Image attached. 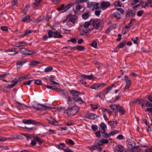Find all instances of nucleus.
<instances>
[{
    "label": "nucleus",
    "instance_id": "obj_1",
    "mask_svg": "<svg viewBox=\"0 0 152 152\" xmlns=\"http://www.w3.org/2000/svg\"><path fill=\"white\" fill-rule=\"evenodd\" d=\"M79 110V107L77 106H75L67 109L64 112V113H66L68 116H73L78 112Z\"/></svg>",
    "mask_w": 152,
    "mask_h": 152
},
{
    "label": "nucleus",
    "instance_id": "obj_2",
    "mask_svg": "<svg viewBox=\"0 0 152 152\" xmlns=\"http://www.w3.org/2000/svg\"><path fill=\"white\" fill-rule=\"evenodd\" d=\"M91 22H92V25L96 29H98L103 24L102 22H101L100 20H91Z\"/></svg>",
    "mask_w": 152,
    "mask_h": 152
},
{
    "label": "nucleus",
    "instance_id": "obj_3",
    "mask_svg": "<svg viewBox=\"0 0 152 152\" xmlns=\"http://www.w3.org/2000/svg\"><path fill=\"white\" fill-rule=\"evenodd\" d=\"M99 4L97 3L91 2L90 3H88V7L93 10H94L99 8Z\"/></svg>",
    "mask_w": 152,
    "mask_h": 152
},
{
    "label": "nucleus",
    "instance_id": "obj_4",
    "mask_svg": "<svg viewBox=\"0 0 152 152\" xmlns=\"http://www.w3.org/2000/svg\"><path fill=\"white\" fill-rule=\"evenodd\" d=\"M32 107L37 110H40L43 109H44L45 110H46L47 108H52L51 107H50L49 106H46L42 104H37L35 106H33Z\"/></svg>",
    "mask_w": 152,
    "mask_h": 152
},
{
    "label": "nucleus",
    "instance_id": "obj_5",
    "mask_svg": "<svg viewBox=\"0 0 152 152\" xmlns=\"http://www.w3.org/2000/svg\"><path fill=\"white\" fill-rule=\"evenodd\" d=\"M22 122L25 124H32L36 125H39L40 124L38 122H36L30 119H24L22 121Z\"/></svg>",
    "mask_w": 152,
    "mask_h": 152
},
{
    "label": "nucleus",
    "instance_id": "obj_6",
    "mask_svg": "<svg viewBox=\"0 0 152 152\" xmlns=\"http://www.w3.org/2000/svg\"><path fill=\"white\" fill-rule=\"evenodd\" d=\"M110 5V3L108 2L102 1L101 3L100 8L103 10H104Z\"/></svg>",
    "mask_w": 152,
    "mask_h": 152
},
{
    "label": "nucleus",
    "instance_id": "obj_7",
    "mask_svg": "<svg viewBox=\"0 0 152 152\" xmlns=\"http://www.w3.org/2000/svg\"><path fill=\"white\" fill-rule=\"evenodd\" d=\"M106 85V84L101 83L100 84H96L94 85H93L91 87V88L93 89H94L97 90L99 88H102L104 86H105Z\"/></svg>",
    "mask_w": 152,
    "mask_h": 152
},
{
    "label": "nucleus",
    "instance_id": "obj_8",
    "mask_svg": "<svg viewBox=\"0 0 152 152\" xmlns=\"http://www.w3.org/2000/svg\"><path fill=\"white\" fill-rule=\"evenodd\" d=\"M106 85V84L101 83L100 84H96L94 85H93L91 87V88L93 89H94L97 90L99 88H102L104 86H105Z\"/></svg>",
    "mask_w": 152,
    "mask_h": 152
},
{
    "label": "nucleus",
    "instance_id": "obj_9",
    "mask_svg": "<svg viewBox=\"0 0 152 152\" xmlns=\"http://www.w3.org/2000/svg\"><path fill=\"white\" fill-rule=\"evenodd\" d=\"M20 52L22 54L26 55H31L32 54V52L31 53H29L28 52L30 50H28L24 48H22L20 49Z\"/></svg>",
    "mask_w": 152,
    "mask_h": 152
},
{
    "label": "nucleus",
    "instance_id": "obj_10",
    "mask_svg": "<svg viewBox=\"0 0 152 152\" xmlns=\"http://www.w3.org/2000/svg\"><path fill=\"white\" fill-rule=\"evenodd\" d=\"M26 62V60H22L18 61L16 63L17 69H20L23 64Z\"/></svg>",
    "mask_w": 152,
    "mask_h": 152
},
{
    "label": "nucleus",
    "instance_id": "obj_11",
    "mask_svg": "<svg viewBox=\"0 0 152 152\" xmlns=\"http://www.w3.org/2000/svg\"><path fill=\"white\" fill-rule=\"evenodd\" d=\"M79 14L77 12H75V15H72V14H69L67 17L66 19H76L78 18Z\"/></svg>",
    "mask_w": 152,
    "mask_h": 152
},
{
    "label": "nucleus",
    "instance_id": "obj_12",
    "mask_svg": "<svg viewBox=\"0 0 152 152\" xmlns=\"http://www.w3.org/2000/svg\"><path fill=\"white\" fill-rule=\"evenodd\" d=\"M33 138L35 140L36 142H37L39 145H41L43 142V140H41L40 138L36 135H34L33 136Z\"/></svg>",
    "mask_w": 152,
    "mask_h": 152
},
{
    "label": "nucleus",
    "instance_id": "obj_13",
    "mask_svg": "<svg viewBox=\"0 0 152 152\" xmlns=\"http://www.w3.org/2000/svg\"><path fill=\"white\" fill-rule=\"evenodd\" d=\"M97 117V115L94 113H91L89 114H87L86 115V118L89 119H91Z\"/></svg>",
    "mask_w": 152,
    "mask_h": 152
},
{
    "label": "nucleus",
    "instance_id": "obj_14",
    "mask_svg": "<svg viewBox=\"0 0 152 152\" xmlns=\"http://www.w3.org/2000/svg\"><path fill=\"white\" fill-rule=\"evenodd\" d=\"M100 126L102 128V134L104 133L106 131V129H107V127L106 124L104 123H101L100 124Z\"/></svg>",
    "mask_w": 152,
    "mask_h": 152
},
{
    "label": "nucleus",
    "instance_id": "obj_15",
    "mask_svg": "<svg viewBox=\"0 0 152 152\" xmlns=\"http://www.w3.org/2000/svg\"><path fill=\"white\" fill-rule=\"evenodd\" d=\"M53 37L55 38H61L62 36L56 30L53 31Z\"/></svg>",
    "mask_w": 152,
    "mask_h": 152
},
{
    "label": "nucleus",
    "instance_id": "obj_16",
    "mask_svg": "<svg viewBox=\"0 0 152 152\" xmlns=\"http://www.w3.org/2000/svg\"><path fill=\"white\" fill-rule=\"evenodd\" d=\"M27 45V43L26 42H20L16 44L15 46L17 47H20L22 46H25Z\"/></svg>",
    "mask_w": 152,
    "mask_h": 152
},
{
    "label": "nucleus",
    "instance_id": "obj_17",
    "mask_svg": "<svg viewBox=\"0 0 152 152\" xmlns=\"http://www.w3.org/2000/svg\"><path fill=\"white\" fill-rule=\"evenodd\" d=\"M117 110L122 114H124L125 113V110L123 108L119 105H118Z\"/></svg>",
    "mask_w": 152,
    "mask_h": 152
},
{
    "label": "nucleus",
    "instance_id": "obj_18",
    "mask_svg": "<svg viewBox=\"0 0 152 152\" xmlns=\"http://www.w3.org/2000/svg\"><path fill=\"white\" fill-rule=\"evenodd\" d=\"M135 13L133 11L131 10L127 12L126 16L127 18L128 17H133Z\"/></svg>",
    "mask_w": 152,
    "mask_h": 152
},
{
    "label": "nucleus",
    "instance_id": "obj_19",
    "mask_svg": "<svg viewBox=\"0 0 152 152\" xmlns=\"http://www.w3.org/2000/svg\"><path fill=\"white\" fill-rule=\"evenodd\" d=\"M73 99L75 101L78 102L80 104H82L84 102V101L81 99L80 97L77 98V97H75L73 98Z\"/></svg>",
    "mask_w": 152,
    "mask_h": 152
},
{
    "label": "nucleus",
    "instance_id": "obj_20",
    "mask_svg": "<svg viewBox=\"0 0 152 152\" xmlns=\"http://www.w3.org/2000/svg\"><path fill=\"white\" fill-rule=\"evenodd\" d=\"M70 93L75 96H77L80 94V93L78 91L75 90H72L70 91Z\"/></svg>",
    "mask_w": 152,
    "mask_h": 152
},
{
    "label": "nucleus",
    "instance_id": "obj_21",
    "mask_svg": "<svg viewBox=\"0 0 152 152\" xmlns=\"http://www.w3.org/2000/svg\"><path fill=\"white\" fill-rule=\"evenodd\" d=\"M42 0H35V2L33 4V6L34 8L38 7L41 1Z\"/></svg>",
    "mask_w": 152,
    "mask_h": 152
},
{
    "label": "nucleus",
    "instance_id": "obj_22",
    "mask_svg": "<svg viewBox=\"0 0 152 152\" xmlns=\"http://www.w3.org/2000/svg\"><path fill=\"white\" fill-rule=\"evenodd\" d=\"M113 18H121V15L117 12H116L113 14L112 15Z\"/></svg>",
    "mask_w": 152,
    "mask_h": 152
},
{
    "label": "nucleus",
    "instance_id": "obj_23",
    "mask_svg": "<svg viewBox=\"0 0 152 152\" xmlns=\"http://www.w3.org/2000/svg\"><path fill=\"white\" fill-rule=\"evenodd\" d=\"M12 82H13L14 83L11 84L7 86V88H11L15 86L18 82V80H17L16 81L13 80L12 81Z\"/></svg>",
    "mask_w": 152,
    "mask_h": 152
},
{
    "label": "nucleus",
    "instance_id": "obj_24",
    "mask_svg": "<svg viewBox=\"0 0 152 152\" xmlns=\"http://www.w3.org/2000/svg\"><path fill=\"white\" fill-rule=\"evenodd\" d=\"M115 149L120 152H123L124 148L121 145H119L116 146Z\"/></svg>",
    "mask_w": 152,
    "mask_h": 152
},
{
    "label": "nucleus",
    "instance_id": "obj_25",
    "mask_svg": "<svg viewBox=\"0 0 152 152\" xmlns=\"http://www.w3.org/2000/svg\"><path fill=\"white\" fill-rule=\"evenodd\" d=\"M124 80L126 83V84H130V85H131V80L127 76H126L124 77Z\"/></svg>",
    "mask_w": 152,
    "mask_h": 152
},
{
    "label": "nucleus",
    "instance_id": "obj_26",
    "mask_svg": "<svg viewBox=\"0 0 152 152\" xmlns=\"http://www.w3.org/2000/svg\"><path fill=\"white\" fill-rule=\"evenodd\" d=\"M126 43V41H124L123 42H121L119 45H118L117 48H122L125 45Z\"/></svg>",
    "mask_w": 152,
    "mask_h": 152
},
{
    "label": "nucleus",
    "instance_id": "obj_27",
    "mask_svg": "<svg viewBox=\"0 0 152 152\" xmlns=\"http://www.w3.org/2000/svg\"><path fill=\"white\" fill-rule=\"evenodd\" d=\"M74 4L69 3L67 4L65 7H64V12H65L68 10L69 8L71 7V6Z\"/></svg>",
    "mask_w": 152,
    "mask_h": 152
},
{
    "label": "nucleus",
    "instance_id": "obj_28",
    "mask_svg": "<svg viewBox=\"0 0 152 152\" xmlns=\"http://www.w3.org/2000/svg\"><path fill=\"white\" fill-rule=\"evenodd\" d=\"M35 32V31L34 30H27V31H25V34L24 35H21L20 37H24L26 36L28 34H30L31 33H32V32Z\"/></svg>",
    "mask_w": 152,
    "mask_h": 152
},
{
    "label": "nucleus",
    "instance_id": "obj_29",
    "mask_svg": "<svg viewBox=\"0 0 152 152\" xmlns=\"http://www.w3.org/2000/svg\"><path fill=\"white\" fill-rule=\"evenodd\" d=\"M92 25V22L91 20L89 22H86L84 25L83 26L86 28H87L90 25Z\"/></svg>",
    "mask_w": 152,
    "mask_h": 152
},
{
    "label": "nucleus",
    "instance_id": "obj_30",
    "mask_svg": "<svg viewBox=\"0 0 152 152\" xmlns=\"http://www.w3.org/2000/svg\"><path fill=\"white\" fill-rule=\"evenodd\" d=\"M114 5L116 7L118 6L121 7L122 6V4L119 1H117L114 2Z\"/></svg>",
    "mask_w": 152,
    "mask_h": 152
},
{
    "label": "nucleus",
    "instance_id": "obj_31",
    "mask_svg": "<svg viewBox=\"0 0 152 152\" xmlns=\"http://www.w3.org/2000/svg\"><path fill=\"white\" fill-rule=\"evenodd\" d=\"M90 15L88 12H87L82 15V17L84 19H86L88 18Z\"/></svg>",
    "mask_w": 152,
    "mask_h": 152
},
{
    "label": "nucleus",
    "instance_id": "obj_32",
    "mask_svg": "<svg viewBox=\"0 0 152 152\" xmlns=\"http://www.w3.org/2000/svg\"><path fill=\"white\" fill-rule=\"evenodd\" d=\"M49 123L53 124L55 126H57L58 125L57 122L54 119L49 120Z\"/></svg>",
    "mask_w": 152,
    "mask_h": 152
},
{
    "label": "nucleus",
    "instance_id": "obj_33",
    "mask_svg": "<svg viewBox=\"0 0 152 152\" xmlns=\"http://www.w3.org/2000/svg\"><path fill=\"white\" fill-rule=\"evenodd\" d=\"M40 62L37 61H34L31 62L29 64V65H37V64H39Z\"/></svg>",
    "mask_w": 152,
    "mask_h": 152
},
{
    "label": "nucleus",
    "instance_id": "obj_34",
    "mask_svg": "<svg viewBox=\"0 0 152 152\" xmlns=\"http://www.w3.org/2000/svg\"><path fill=\"white\" fill-rule=\"evenodd\" d=\"M76 48L77 49L79 50H83L85 49V48L82 46H77L74 47V48Z\"/></svg>",
    "mask_w": 152,
    "mask_h": 152
},
{
    "label": "nucleus",
    "instance_id": "obj_35",
    "mask_svg": "<svg viewBox=\"0 0 152 152\" xmlns=\"http://www.w3.org/2000/svg\"><path fill=\"white\" fill-rule=\"evenodd\" d=\"M97 43L96 42L95 40L93 41L92 43L91 44V45L95 48H96L97 47Z\"/></svg>",
    "mask_w": 152,
    "mask_h": 152
},
{
    "label": "nucleus",
    "instance_id": "obj_36",
    "mask_svg": "<svg viewBox=\"0 0 152 152\" xmlns=\"http://www.w3.org/2000/svg\"><path fill=\"white\" fill-rule=\"evenodd\" d=\"M99 148L100 147L98 145H97V144H96L95 145L90 147L89 149L90 150L91 149L95 150L98 148Z\"/></svg>",
    "mask_w": 152,
    "mask_h": 152
},
{
    "label": "nucleus",
    "instance_id": "obj_37",
    "mask_svg": "<svg viewBox=\"0 0 152 152\" xmlns=\"http://www.w3.org/2000/svg\"><path fill=\"white\" fill-rule=\"evenodd\" d=\"M118 105H116L115 104L111 105L110 106V108L113 110L114 111V110L117 109Z\"/></svg>",
    "mask_w": 152,
    "mask_h": 152
},
{
    "label": "nucleus",
    "instance_id": "obj_38",
    "mask_svg": "<svg viewBox=\"0 0 152 152\" xmlns=\"http://www.w3.org/2000/svg\"><path fill=\"white\" fill-rule=\"evenodd\" d=\"M53 69V68L52 67H48L46 68L45 69V72H46L51 71Z\"/></svg>",
    "mask_w": 152,
    "mask_h": 152
},
{
    "label": "nucleus",
    "instance_id": "obj_39",
    "mask_svg": "<svg viewBox=\"0 0 152 152\" xmlns=\"http://www.w3.org/2000/svg\"><path fill=\"white\" fill-rule=\"evenodd\" d=\"M119 132V131H117L116 130L113 131H112L111 132H110V133H109V136H113L114 134L118 133Z\"/></svg>",
    "mask_w": 152,
    "mask_h": 152
},
{
    "label": "nucleus",
    "instance_id": "obj_40",
    "mask_svg": "<svg viewBox=\"0 0 152 152\" xmlns=\"http://www.w3.org/2000/svg\"><path fill=\"white\" fill-rule=\"evenodd\" d=\"M138 39V37H136L135 38H132V40L133 41L134 43L135 44H137V41Z\"/></svg>",
    "mask_w": 152,
    "mask_h": 152
},
{
    "label": "nucleus",
    "instance_id": "obj_41",
    "mask_svg": "<svg viewBox=\"0 0 152 152\" xmlns=\"http://www.w3.org/2000/svg\"><path fill=\"white\" fill-rule=\"evenodd\" d=\"M145 105L147 107H152V103L149 102L148 101H147L145 104Z\"/></svg>",
    "mask_w": 152,
    "mask_h": 152
},
{
    "label": "nucleus",
    "instance_id": "obj_42",
    "mask_svg": "<svg viewBox=\"0 0 152 152\" xmlns=\"http://www.w3.org/2000/svg\"><path fill=\"white\" fill-rule=\"evenodd\" d=\"M68 103L69 104H70L72 103L73 101L72 99L70 96H69L68 97Z\"/></svg>",
    "mask_w": 152,
    "mask_h": 152
},
{
    "label": "nucleus",
    "instance_id": "obj_43",
    "mask_svg": "<svg viewBox=\"0 0 152 152\" xmlns=\"http://www.w3.org/2000/svg\"><path fill=\"white\" fill-rule=\"evenodd\" d=\"M1 29L2 31H7L8 30V27L6 26H1Z\"/></svg>",
    "mask_w": 152,
    "mask_h": 152
},
{
    "label": "nucleus",
    "instance_id": "obj_44",
    "mask_svg": "<svg viewBox=\"0 0 152 152\" xmlns=\"http://www.w3.org/2000/svg\"><path fill=\"white\" fill-rule=\"evenodd\" d=\"M34 83L37 85L42 84L41 81L39 80H36Z\"/></svg>",
    "mask_w": 152,
    "mask_h": 152
},
{
    "label": "nucleus",
    "instance_id": "obj_45",
    "mask_svg": "<svg viewBox=\"0 0 152 152\" xmlns=\"http://www.w3.org/2000/svg\"><path fill=\"white\" fill-rule=\"evenodd\" d=\"M53 32L50 30H49L48 32V37L51 38L52 37Z\"/></svg>",
    "mask_w": 152,
    "mask_h": 152
},
{
    "label": "nucleus",
    "instance_id": "obj_46",
    "mask_svg": "<svg viewBox=\"0 0 152 152\" xmlns=\"http://www.w3.org/2000/svg\"><path fill=\"white\" fill-rule=\"evenodd\" d=\"M148 4H150L149 2H148V0L145 3H142V7L145 8L147 7Z\"/></svg>",
    "mask_w": 152,
    "mask_h": 152
},
{
    "label": "nucleus",
    "instance_id": "obj_47",
    "mask_svg": "<svg viewBox=\"0 0 152 152\" xmlns=\"http://www.w3.org/2000/svg\"><path fill=\"white\" fill-rule=\"evenodd\" d=\"M91 128H92V130L94 131H96V130H97L98 129V126L96 125H92V126H91Z\"/></svg>",
    "mask_w": 152,
    "mask_h": 152
},
{
    "label": "nucleus",
    "instance_id": "obj_48",
    "mask_svg": "<svg viewBox=\"0 0 152 152\" xmlns=\"http://www.w3.org/2000/svg\"><path fill=\"white\" fill-rule=\"evenodd\" d=\"M128 31V30L127 29L123 27L122 33L123 34H126Z\"/></svg>",
    "mask_w": 152,
    "mask_h": 152
},
{
    "label": "nucleus",
    "instance_id": "obj_49",
    "mask_svg": "<svg viewBox=\"0 0 152 152\" xmlns=\"http://www.w3.org/2000/svg\"><path fill=\"white\" fill-rule=\"evenodd\" d=\"M101 12L100 10H96L95 11V14L97 16H99L100 15Z\"/></svg>",
    "mask_w": 152,
    "mask_h": 152
},
{
    "label": "nucleus",
    "instance_id": "obj_50",
    "mask_svg": "<svg viewBox=\"0 0 152 152\" xmlns=\"http://www.w3.org/2000/svg\"><path fill=\"white\" fill-rule=\"evenodd\" d=\"M91 106L92 109L93 110H95L98 107V105H94L93 104H91Z\"/></svg>",
    "mask_w": 152,
    "mask_h": 152
},
{
    "label": "nucleus",
    "instance_id": "obj_51",
    "mask_svg": "<svg viewBox=\"0 0 152 152\" xmlns=\"http://www.w3.org/2000/svg\"><path fill=\"white\" fill-rule=\"evenodd\" d=\"M18 4L17 0H13L12 2V6H16Z\"/></svg>",
    "mask_w": 152,
    "mask_h": 152
},
{
    "label": "nucleus",
    "instance_id": "obj_52",
    "mask_svg": "<svg viewBox=\"0 0 152 152\" xmlns=\"http://www.w3.org/2000/svg\"><path fill=\"white\" fill-rule=\"evenodd\" d=\"M96 136L97 137H99L101 136L100 132L99 131H97L95 133Z\"/></svg>",
    "mask_w": 152,
    "mask_h": 152
},
{
    "label": "nucleus",
    "instance_id": "obj_53",
    "mask_svg": "<svg viewBox=\"0 0 152 152\" xmlns=\"http://www.w3.org/2000/svg\"><path fill=\"white\" fill-rule=\"evenodd\" d=\"M64 5L63 4H62L61 5V7L58 8L57 10L58 11H61L62 10H64Z\"/></svg>",
    "mask_w": 152,
    "mask_h": 152
},
{
    "label": "nucleus",
    "instance_id": "obj_54",
    "mask_svg": "<svg viewBox=\"0 0 152 152\" xmlns=\"http://www.w3.org/2000/svg\"><path fill=\"white\" fill-rule=\"evenodd\" d=\"M28 20H22V21H24L25 22H30L31 21L33 22H37V20H29L28 21Z\"/></svg>",
    "mask_w": 152,
    "mask_h": 152
},
{
    "label": "nucleus",
    "instance_id": "obj_55",
    "mask_svg": "<svg viewBox=\"0 0 152 152\" xmlns=\"http://www.w3.org/2000/svg\"><path fill=\"white\" fill-rule=\"evenodd\" d=\"M83 7L82 6L80 5H78L76 6V8L77 10L79 11Z\"/></svg>",
    "mask_w": 152,
    "mask_h": 152
},
{
    "label": "nucleus",
    "instance_id": "obj_56",
    "mask_svg": "<svg viewBox=\"0 0 152 152\" xmlns=\"http://www.w3.org/2000/svg\"><path fill=\"white\" fill-rule=\"evenodd\" d=\"M113 28L111 27H110L108 28L106 31L105 33L108 34L109 32H110L111 31V30H112Z\"/></svg>",
    "mask_w": 152,
    "mask_h": 152
},
{
    "label": "nucleus",
    "instance_id": "obj_57",
    "mask_svg": "<svg viewBox=\"0 0 152 152\" xmlns=\"http://www.w3.org/2000/svg\"><path fill=\"white\" fill-rule=\"evenodd\" d=\"M111 26L113 25H116V23H115L114 22V21L113 20H110V22L108 23Z\"/></svg>",
    "mask_w": 152,
    "mask_h": 152
},
{
    "label": "nucleus",
    "instance_id": "obj_58",
    "mask_svg": "<svg viewBox=\"0 0 152 152\" xmlns=\"http://www.w3.org/2000/svg\"><path fill=\"white\" fill-rule=\"evenodd\" d=\"M116 10L120 11L121 13L123 14L124 12V10L121 8H116Z\"/></svg>",
    "mask_w": 152,
    "mask_h": 152
},
{
    "label": "nucleus",
    "instance_id": "obj_59",
    "mask_svg": "<svg viewBox=\"0 0 152 152\" xmlns=\"http://www.w3.org/2000/svg\"><path fill=\"white\" fill-rule=\"evenodd\" d=\"M9 73H5L3 75H0V78H4L7 75H9Z\"/></svg>",
    "mask_w": 152,
    "mask_h": 152
},
{
    "label": "nucleus",
    "instance_id": "obj_60",
    "mask_svg": "<svg viewBox=\"0 0 152 152\" xmlns=\"http://www.w3.org/2000/svg\"><path fill=\"white\" fill-rule=\"evenodd\" d=\"M97 145H98L99 147L100 145H103V142L102 141V140H101L99 141L97 143Z\"/></svg>",
    "mask_w": 152,
    "mask_h": 152
},
{
    "label": "nucleus",
    "instance_id": "obj_61",
    "mask_svg": "<svg viewBox=\"0 0 152 152\" xmlns=\"http://www.w3.org/2000/svg\"><path fill=\"white\" fill-rule=\"evenodd\" d=\"M68 143L72 145H73L75 144L74 142L71 139H69L68 140Z\"/></svg>",
    "mask_w": 152,
    "mask_h": 152
},
{
    "label": "nucleus",
    "instance_id": "obj_62",
    "mask_svg": "<svg viewBox=\"0 0 152 152\" xmlns=\"http://www.w3.org/2000/svg\"><path fill=\"white\" fill-rule=\"evenodd\" d=\"M132 25H130V24L129 23L128 25L127 26H125L124 27V28H125L127 29H128L129 30L130 29V28L131 27H132Z\"/></svg>",
    "mask_w": 152,
    "mask_h": 152
},
{
    "label": "nucleus",
    "instance_id": "obj_63",
    "mask_svg": "<svg viewBox=\"0 0 152 152\" xmlns=\"http://www.w3.org/2000/svg\"><path fill=\"white\" fill-rule=\"evenodd\" d=\"M130 86V84H128L127 85V84H126V86H125V88H124V91L125 92H126V89H128Z\"/></svg>",
    "mask_w": 152,
    "mask_h": 152
},
{
    "label": "nucleus",
    "instance_id": "obj_64",
    "mask_svg": "<svg viewBox=\"0 0 152 152\" xmlns=\"http://www.w3.org/2000/svg\"><path fill=\"white\" fill-rule=\"evenodd\" d=\"M113 86H114L113 84L111 85L110 86L107 88H106V90H107V91H109L111 89H112V88L113 87Z\"/></svg>",
    "mask_w": 152,
    "mask_h": 152
}]
</instances>
